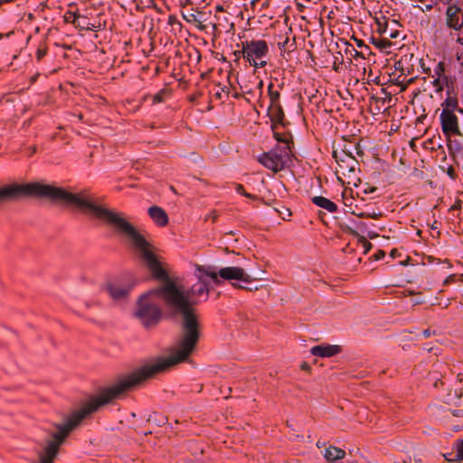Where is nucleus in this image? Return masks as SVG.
Returning a JSON list of instances; mask_svg holds the SVG:
<instances>
[{
	"label": "nucleus",
	"mask_w": 463,
	"mask_h": 463,
	"mask_svg": "<svg viewBox=\"0 0 463 463\" xmlns=\"http://www.w3.org/2000/svg\"><path fill=\"white\" fill-rule=\"evenodd\" d=\"M354 150L355 151V154H356L357 156H363V152H362V150H361V148H360V146H359V145H355V146H354Z\"/></svg>",
	"instance_id": "4c0bfd02"
},
{
	"label": "nucleus",
	"mask_w": 463,
	"mask_h": 463,
	"mask_svg": "<svg viewBox=\"0 0 463 463\" xmlns=\"http://www.w3.org/2000/svg\"><path fill=\"white\" fill-rule=\"evenodd\" d=\"M262 87H263V81L262 80H259L258 83H257V88L260 90V95L262 92Z\"/></svg>",
	"instance_id": "a19ab883"
},
{
	"label": "nucleus",
	"mask_w": 463,
	"mask_h": 463,
	"mask_svg": "<svg viewBox=\"0 0 463 463\" xmlns=\"http://www.w3.org/2000/svg\"><path fill=\"white\" fill-rule=\"evenodd\" d=\"M417 234H418V235H420V234H421V231H420V230H419V231L417 232Z\"/></svg>",
	"instance_id": "13d9d810"
},
{
	"label": "nucleus",
	"mask_w": 463,
	"mask_h": 463,
	"mask_svg": "<svg viewBox=\"0 0 463 463\" xmlns=\"http://www.w3.org/2000/svg\"><path fill=\"white\" fill-rule=\"evenodd\" d=\"M443 457H444L445 460H447L448 462H459L460 461V459H455L456 452L443 454Z\"/></svg>",
	"instance_id": "a878e982"
},
{
	"label": "nucleus",
	"mask_w": 463,
	"mask_h": 463,
	"mask_svg": "<svg viewBox=\"0 0 463 463\" xmlns=\"http://www.w3.org/2000/svg\"><path fill=\"white\" fill-rule=\"evenodd\" d=\"M443 263L448 264L449 268H451V267H452V264H451V262H450V260H449V259H445V260H443Z\"/></svg>",
	"instance_id": "a18cd8bd"
},
{
	"label": "nucleus",
	"mask_w": 463,
	"mask_h": 463,
	"mask_svg": "<svg viewBox=\"0 0 463 463\" xmlns=\"http://www.w3.org/2000/svg\"><path fill=\"white\" fill-rule=\"evenodd\" d=\"M342 352V347L337 345L323 344L315 345L310 349V353L318 357H332Z\"/></svg>",
	"instance_id": "9b49d317"
},
{
	"label": "nucleus",
	"mask_w": 463,
	"mask_h": 463,
	"mask_svg": "<svg viewBox=\"0 0 463 463\" xmlns=\"http://www.w3.org/2000/svg\"><path fill=\"white\" fill-rule=\"evenodd\" d=\"M245 196L250 198V195L248 194H246Z\"/></svg>",
	"instance_id": "0e129e2a"
},
{
	"label": "nucleus",
	"mask_w": 463,
	"mask_h": 463,
	"mask_svg": "<svg viewBox=\"0 0 463 463\" xmlns=\"http://www.w3.org/2000/svg\"><path fill=\"white\" fill-rule=\"evenodd\" d=\"M156 289V288L151 289L139 298L137 308L135 312L136 317L146 328L157 325L162 316L161 308L148 299L150 296H156L161 298L160 295L153 292Z\"/></svg>",
	"instance_id": "423d86ee"
},
{
	"label": "nucleus",
	"mask_w": 463,
	"mask_h": 463,
	"mask_svg": "<svg viewBox=\"0 0 463 463\" xmlns=\"http://www.w3.org/2000/svg\"><path fill=\"white\" fill-rule=\"evenodd\" d=\"M345 206L349 207V210H345V213L350 212L352 214L356 215L360 218H372V219H379L383 216L382 212H375V211H364L360 212L358 210L357 204H355V209H352V204H345Z\"/></svg>",
	"instance_id": "a211bd4d"
},
{
	"label": "nucleus",
	"mask_w": 463,
	"mask_h": 463,
	"mask_svg": "<svg viewBox=\"0 0 463 463\" xmlns=\"http://www.w3.org/2000/svg\"><path fill=\"white\" fill-rule=\"evenodd\" d=\"M418 304H421V301H419V299H416V301L414 302V305H418Z\"/></svg>",
	"instance_id": "09e8293b"
},
{
	"label": "nucleus",
	"mask_w": 463,
	"mask_h": 463,
	"mask_svg": "<svg viewBox=\"0 0 463 463\" xmlns=\"http://www.w3.org/2000/svg\"><path fill=\"white\" fill-rule=\"evenodd\" d=\"M147 213H148L149 217L152 219V221L158 227H165L169 222V219H168V215H167L166 212L163 208H161L157 205L151 206L148 209Z\"/></svg>",
	"instance_id": "ddd939ff"
},
{
	"label": "nucleus",
	"mask_w": 463,
	"mask_h": 463,
	"mask_svg": "<svg viewBox=\"0 0 463 463\" xmlns=\"http://www.w3.org/2000/svg\"><path fill=\"white\" fill-rule=\"evenodd\" d=\"M232 286H233L234 288H241V289H246V290H249V291H252L253 289H254V290H257V289H258V287L251 288V287L244 286V285L240 284V283H232Z\"/></svg>",
	"instance_id": "c756f323"
},
{
	"label": "nucleus",
	"mask_w": 463,
	"mask_h": 463,
	"mask_svg": "<svg viewBox=\"0 0 463 463\" xmlns=\"http://www.w3.org/2000/svg\"><path fill=\"white\" fill-rule=\"evenodd\" d=\"M438 206H439V204H435L434 207L432 208V211L438 209Z\"/></svg>",
	"instance_id": "5fc2aeb1"
},
{
	"label": "nucleus",
	"mask_w": 463,
	"mask_h": 463,
	"mask_svg": "<svg viewBox=\"0 0 463 463\" xmlns=\"http://www.w3.org/2000/svg\"><path fill=\"white\" fill-rule=\"evenodd\" d=\"M434 74L435 79L432 84L437 92L442 91L445 86L449 87L450 80L444 74V66L441 62L435 66Z\"/></svg>",
	"instance_id": "4468645a"
},
{
	"label": "nucleus",
	"mask_w": 463,
	"mask_h": 463,
	"mask_svg": "<svg viewBox=\"0 0 463 463\" xmlns=\"http://www.w3.org/2000/svg\"><path fill=\"white\" fill-rule=\"evenodd\" d=\"M333 156L337 164L336 174L338 179L349 185L358 186L360 183V169L358 160L352 151H334Z\"/></svg>",
	"instance_id": "39448f33"
},
{
	"label": "nucleus",
	"mask_w": 463,
	"mask_h": 463,
	"mask_svg": "<svg viewBox=\"0 0 463 463\" xmlns=\"http://www.w3.org/2000/svg\"><path fill=\"white\" fill-rule=\"evenodd\" d=\"M345 456V451L340 448L335 446H329L325 450V458L328 462L343 459Z\"/></svg>",
	"instance_id": "f3484780"
},
{
	"label": "nucleus",
	"mask_w": 463,
	"mask_h": 463,
	"mask_svg": "<svg viewBox=\"0 0 463 463\" xmlns=\"http://www.w3.org/2000/svg\"><path fill=\"white\" fill-rule=\"evenodd\" d=\"M347 194H348V191H345V192L343 193V196H344V198H346ZM349 194H350V195H351L352 197H354V195H353V191H352V190H350V191H349Z\"/></svg>",
	"instance_id": "c03bdc74"
},
{
	"label": "nucleus",
	"mask_w": 463,
	"mask_h": 463,
	"mask_svg": "<svg viewBox=\"0 0 463 463\" xmlns=\"http://www.w3.org/2000/svg\"><path fill=\"white\" fill-rule=\"evenodd\" d=\"M131 288H132L130 286L122 287L115 283H109L106 286V291L110 298L116 301L126 299L128 297Z\"/></svg>",
	"instance_id": "f8f14e48"
},
{
	"label": "nucleus",
	"mask_w": 463,
	"mask_h": 463,
	"mask_svg": "<svg viewBox=\"0 0 463 463\" xmlns=\"http://www.w3.org/2000/svg\"><path fill=\"white\" fill-rule=\"evenodd\" d=\"M350 233L357 238L358 244L364 249V254H367L373 247L372 243L352 229H350Z\"/></svg>",
	"instance_id": "6ab92c4d"
},
{
	"label": "nucleus",
	"mask_w": 463,
	"mask_h": 463,
	"mask_svg": "<svg viewBox=\"0 0 463 463\" xmlns=\"http://www.w3.org/2000/svg\"><path fill=\"white\" fill-rule=\"evenodd\" d=\"M233 54L236 57V59H240L241 57H242V53H240V51L234 52Z\"/></svg>",
	"instance_id": "37998d69"
},
{
	"label": "nucleus",
	"mask_w": 463,
	"mask_h": 463,
	"mask_svg": "<svg viewBox=\"0 0 463 463\" xmlns=\"http://www.w3.org/2000/svg\"><path fill=\"white\" fill-rule=\"evenodd\" d=\"M219 279L223 280H239L250 284L256 279L247 274L244 269L240 267H225L219 269Z\"/></svg>",
	"instance_id": "6e6552de"
},
{
	"label": "nucleus",
	"mask_w": 463,
	"mask_h": 463,
	"mask_svg": "<svg viewBox=\"0 0 463 463\" xmlns=\"http://www.w3.org/2000/svg\"><path fill=\"white\" fill-rule=\"evenodd\" d=\"M399 264L402 266H408L411 264V258L410 256H406L404 260L399 261Z\"/></svg>",
	"instance_id": "f704fd0d"
},
{
	"label": "nucleus",
	"mask_w": 463,
	"mask_h": 463,
	"mask_svg": "<svg viewBox=\"0 0 463 463\" xmlns=\"http://www.w3.org/2000/svg\"><path fill=\"white\" fill-rule=\"evenodd\" d=\"M454 282H456V274H451L444 279L443 286H449V284Z\"/></svg>",
	"instance_id": "c85d7f7f"
},
{
	"label": "nucleus",
	"mask_w": 463,
	"mask_h": 463,
	"mask_svg": "<svg viewBox=\"0 0 463 463\" xmlns=\"http://www.w3.org/2000/svg\"><path fill=\"white\" fill-rule=\"evenodd\" d=\"M390 257L392 259H396L402 257V252L398 249H392L390 252Z\"/></svg>",
	"instance_id": "7c9ffc66"
},
{
	"label": "nucleus",
	"mask_w": 463,
	"mask_h": 463,
	"mask_svg": "<svg viewBox=\"0 0 463 463\" xmlns=\"http://www.w3.org/2000/svg\"><path fill=\"white\" fill-rule=\"evenodd\" d=\"M440 121L442 130L445 134L458 133V118L453 112L443 109L440 114Z\"/></svg>",
	"instance_id": "9d476101"
},
{
	"label": "nucleus",
	"mask_w": 463,
	"mask_h": 463,
	"mask_svg": "<svg viewBox=\"0 0 463 463\" xmlns=\"http://www.w3.org/2000/svg\"><path fill=\"white\" fill-rule=\"evenodd\" d=\"M453 449L456 451L455 459H460V461H463V439L456 440L453 445Z\"/></svg>",
	"instance_id": "412c9836"
},
{
	"label": "nucleus",
	"mask_w": 463,
	"mask_h": 463,
	"mask_svg": "<svg viewBox=\"0 0 463 463\" xmlns=\"http://www.w3.org/2000/svg\"><path fill=\"white\" fill-rule=\"evenodd\" d=\"M275 137L279 145L270 151L260 156L258 161L266 168L273 172H279L290 166L292 152L288 137H282L278 133H275Z\"/></svg>",
	"instance_id": "20e7f679"
},
{
	"label": "nucleus",
	"mask_w": 463,
	"mask_h": 463,
	"mask_svg": "<svg viewBox=\"0 0 463 463\" xmlns=\"http://www.w3.org/2000/svg\"><path fill=\"white\" fill-rule=\"evenodd\" d=\"M269 52L268 44L265 41L257 40L250 42H243L242 48L240 50V53H242V57L250 63V65L255 68H262L267 64L264 60Z\"/></svg>",
	"instance_id": "0eeeda50"
},
{
	"label": "nucleus",
	"mask_w": 463,
	"mask_h": 463,
	"mask_svg": "<svg viewBox=\"0 0 463 463\" xmlns=\"http://www.w3.org/2000/svg\"><path fill=\"white\" fill-rule=\"evenodd\" d=\"M374 236H376V235L373 233L369 234L370 239H373Z\"/></svg>",
	"instance_id": "864d4df0"
},
{
	"label": "nucleus",
	"mask_w": 463,
	"mask_h": 463,
	"mask_svg": "<svg viewBox=\"0 0 463 463\" xmlns=\"http://www.w3.org/2000/svg\"><path fill=\"white\" fill-rule=\"evenodd\" d=\"M360 193H361V191H360V190L356 191V195H357L358 197H360Z\"/></svg>",
	"instance_id": "6e6d98bb"
},
{
	"label": "nucleus",
	"mask_w": 463,
	"mask_h": 463,
	"mask_svg": "<svg viewBox=\"0 0 463 463\" xmlns=\"http://www.w3.org/2000/svg\"><path fill=\"white\" fill-rule=\"evenodd\" d=\"M437 235H438V236H439V235H440V232H439V231H438V232H437Z\"/></svg>",
	"instance_id": "e2e57ef3"
},
{
	"label": "nucleus",
	"mask_w": 463,
	"mask_h": 463,
	"mask_svg": "<svg viewBox=\"0 0 463 463\" xmlns=\"http://www.w3.org/2000/svg\"><path fill=\"white\" fill-rule=\"evenodd\" d=\"M317 446L318 448H321L322 446H324V443L320 442L319 440L317 442Z\"/></svg>",
	"instance_id": "de8ad7c7"
},
{
	"label": "nucleus",
	"mask_w": 463,
	"mask_h": 463,
	"mask_svg": "<svg viewBox=\"0 0 463 463\" xmlns=\"http://www.w3.org/2000/svg\"><path fill=\"white\" fill-rule=\"evenodd\" d=\"M374 236H376V235L373 233L369 234L370 239H373Z\"/></svg>",
	"instance_id": "603ef678"
},
{
	"label": "nucleus",
	"mask_w": 463,
	"mask_h": 463,
	"mask_svg": "<svg viewBox=\"0 0 463 463\" xmlns=\"http://www.w3.org/2000/svg\"><path fill=\"white\" fill-rule=\"evenodd\" d=\"M277 207H273V212L277 213L284 221H288V217L292 215L291 210L287 204H276Z\"/></svg>",
	"instance_id": "aec40b11"
},
{
	"label": "nucleus",
	"mask_w": 463,
	"mask_h": 463,
	"mask_svg": "<svg viewBox=\"0 0 463 463\" xmlns=\"http://www.w3.org/2000/svg\"><path fill=\"white\" fill-rule=\"evenodd\" d=\"M363 193H364V194H367V190H366V189H364V190H363Z\"/></svg>",
	"instance_id": "052dcab7"
},
{
	"label": "nucleus",
	"mask_w": 463,
	"mask_h": 463,
	"mask_svg": "<svg viewBox=\"0 0 463 463\" xmlns=\"http://www.w3.org/2000/svg\"><path fill=\"white\" fill-rule=\"evenodd\" d=\"M167 95V91L162 90L153 97L154 103H160L165 100V97Z\"/></svg>",
	"instance_id": "4be33fe9"
},
{
	"label": "nucleus",
	"mask_w": 463,
	"mask_h": 463,
	"mask_svg": "<svg viewBox=\"0 0 463 463\" xmlns=\"http://www.w3.org/2000/svg\"><path fill=\"white\" fill-rule=\"evenodd\" d=\"M360 198H361L362 201H365L366 200V198H364V197H360Z\"/></svg>",
	"instance_id": "680f3d73"
},
{
	"label": "nucleus",
	"mask_w": 463,
	"mask_h": 463,
	"mask_svg": "<svg viewBox=\"0 0 463 463\" xmlns=\"http://www.w3.org/2000/svg\"><path fill=\"white\" fill-rule=\"evenodd\" d=\"M46 52L44 50H38L37 51V58L38 60H41L44 55Z\"/></svg>",
	"instance_id": "58836bf2"
},
{
	"label": "nucleus",
	"mask_w": 463,
	"mask_h": 463,
	"mask_svg": "<svg viewBox=\"0 0 463 463\" xmlns=\"http://www.w3.org/2000/svg\"><path fill=\"white\" fill-rule=\"evenodd\" d=\"M288 43H289V39H288V37H286L283 42L279 43V49L281 52L289 51Z\"/></svg>",
	"instance_id": "393cba45"
},
{
	"label": "nucleus",
	"mask_w": 463,
	"mask_h": 463,
	"mask_svg": "<svg viewBox=\"0 0 463 463\" xmlns=\"http://www.w3.org/2000/svg\"><path fill=\"white\" fill-rule=\"evenodd\" d=\"M418 304H421V301H419V299H416V301L414 302V305H418Z\"/></svg>",
	"instance_id": "8fccbe9b"
},
{
	"label": "nucleus",
	"mask_w": 463,
	"mask_h": 463,
	"mask_svg": "<svg viewBox=\"0 0 463 463\" xmlns=\"http://www.w3.org/2000/svg\"><path fill=\"white\" fill-rule=\"evenodd\" d=\"M447 24L449 28L456 31L463 26V12L461 8L456 5H449L446 11Z\"/></svg>",
	"instance_id": "1a4fd4ad"
},
{
	"label": "nucleus",
	"mask_w": 463,
	"mask_h": 463,
	"mask_svg": "<svg viewBox=\"0 0 463 463\" xmlns=\"http://www.w3.org/2000/svg\"><path fill=\"white\" fill-rule=\"evenodd\" d=\"M433 2H434L435 4H437V3H439H439H442V4L448 5V4H449L450 2H452V0H433Z\"/></svg>",
	"instance_id": "79ce46f5"
},
{
	"label": "nucleus",
	"mask_w": 463,
	"mask_h": 463,
	"mask_svg": "<svg viewBox=\"0 0 463 463\" xmlns=\"http://www.w3.org/2000/svg\"><path fill=\"white\" fill-rule=\"evenodd\" d=\"M461 210V204H451L449 212L452 214H455L456 212H459Z\"/></svg>",
	"instance_id": "72a5a7b5"
},
{
	"label": "nucleus",
	"mask_w": 463,
	"mask_h": 463,
	"mask_svg": "<svg viewBox=\"0 0 463 463\" xmlns=\"http://www.w3.org/2000/svg\"><path fill=\"white\" fill-rule=\"evenodd\" d=\"M237 191H238L239 193H241V191H242V187H241V186H238V187H237Z\"/></svg>",
	"instance_id": "3c124183"
},
{
	"label": "nucleus",
	"mask_w": 463,
	"mask_h": 463,
	"mask_svg": "<svg viewBox=\"0 0 463 463\" xmlns=\"http://www.w3.org/2000/svg\"><path fill=\"white\" fill-rule=\"evenodd\" d=\"M373 191H375L374 187L370 188V192H373Z\"/></svg>",
	"instance_id": "4d7b16f0"
},
{
	"label": "nucleus",
	"mask_w": 463,
	"mask_h": 463,
	"mask_svg": "<svg viewBox=\"0 0 463 463\" xmlns=\"http://www.w3.org/2000/svg\"><path fill=\"white\" fill-rule=\"evenodd\" d=\"M137 388L125 375L120 376L117 381L100 390L99 393L92 396L78 411L71 413L63 424H57V432L52 433V439L48 441L43 452L40 455V463H53L58 455L60 446L66 437L86 417L96 412L100 407L120 399L126 393Z\"/></svg>",
	"instance_id": "f03ea898"
},
{
	"label": "nucleus",
	"mask_w": 463,
	"mask_h": 463,
	"mask_svg": "<svg viewBox=\"0 0 463 463\" xmlns=\"http://www.w3.org/2000/svg\"><path fill=\"white\" fill-rule=\"evenodd\" d=\"M317 215L323 223L328 225L327 213L326 212L319 210Z\"/></svg>",
	"instance_id": "cd10ccee"
},
{
	"label": "nucleus",
	"mask_w": 463,
	"mask_h": 463,
	"mask_svg": "<svg viewBox=\"0 0 463 463\" xmlns=\"http://www.w3.org/2000/svg\"><path fill=\"white\" fill-rule=\"evenodd\" d=\"M385 257V251L379 249L374 254L370 257V260H380Z\"/></svg>",
	"instance_id": "b1692460"
},
{
	"label": "nucleus",
	"mask_w": 463,
	"mask_h": 463,
	"mask_svg": "<svg viewBox=\"0 0 463 463\" xmlns=\"http://www.w3.org/2000/svg\"><path fill=\"white\" fill-rule=\"evenodd\" d=\"M317 206L322 207L326 211H327L329 213H335L338 211L337 204H317Z\"/></svg>",
	"instance_id": "5701e85b"
},
{
	"label": "nucleus",
	"mask_w": 463,
	"mask_h": 463,
	"mask_svg": "<svg viewBox=\"0 0 463 463\" xmlns=\"http://www.w3.org/2000/svg\"><path fill=\"white\" fill-rule=\"evenodd\" d=\"M195 272L198 279L200 276H203L205 279L210 278L216 285L221 284L219 270L214 266L196 265Z\"/></svg>",
	"instance_id": "2eb2a0df"
},
{
	"label": "nucleus",
	"mask_w": 463,
	"mask_h": 463,
	"mask_svg": "<svg viewBox=\"0 0 463 463\" xmlns=\"http://www.w3.org/2000/svg\"><path fill=\"white\" fill-rule=\"evenodd\" d=\"M66 21L67 22H71L72 24H75L76 23V20L79 18V16H77L76 14H72V13H70L66 15Z\"/></svg>",
	"instance_id": "2f4dec72"
},
{
	"label": "nucleus",
	"mask_w": 463,
	"mask_h": 463,
	"mask_svg": "<svg viewBox=\"0 0 463 463\" xmlns=\"http://www.w3.org/2000/svg\"><path fill=\"white\" fill-rule=\"evenodd\" d=\"M218 216H219L218 212L216 210H213L209 214H207L205 216L204 221L206 222L211 218L213 220V222H214L217 220Z\"/></svg>",
	"instance_id": "bb28decb"
},
{
	"label": "nucleus",
	"mask_w": 463,
	"mask_h": 463,
	"mask_svg": "<svg viewBox=\"0 0 463 463\" xmlns=\"http://www.w3.org/2000/svg\"><path fill=\"white\" fill-rule=\"evenodd\" d=\"M268 91L270 100L269 109H273L277 118H281L283 116V111L281 106L279 103L280 97L279 92L272 90V83L269 85Z\"/></svg>",
	"instance_id": "dca6fc26"
},
{
	"label": "nucleus",
	"mask_w": 463,
	"mask_h": 463,
	"mask_svg": "<svg viewBox=\"0 0 463 463\" xmlns=\"http://www.w3.org/2000/svg\"><path fill=\"white\" fill-rule=\"evenodd\" d=\"M312 203H332V202L330 200H328V199L324 198V197L315 196L312 199Z\"/></svg>",
	"instance_id": "473e14b6"
},
{
	"label": "nucleus",
	"mask_w": 463,
	"mask_h": 463,
	"mask_svg": "<svg viewBox=\"0 0 463 463\" xmlns=\"http://www.w3.org/2000/svg\"><path fill=\"white\" fill-rule=\"evenodd\" d=\"M23 198L47 199L64 203H98L99 200L88 190L72 192L43 182L13 184L0 187V201Z\"/></svg>",
	"instance_id": "7ed1b4c3"
},
{
	"label": "nucleus",
	"mask_w": 463,
	"mask_h": 463,
	"mask_svg": "<svg viewBox=\"0 0 463 463\" xmlns=\"http://www.w3.org/2000/svg\"><path fill=\"white\" fill-rule=\"evenodd\" d=\"M300 368L307 372H310L311 370V366L307 362H303L300 365Z\"/></svg>",
	"instance_id": "c9c22d12"
},
{
	"label": "nucleus",
	"mask_w": 463,
	"mask_h": 463,
	"mask_svg": "<svg viewBox=\"0 0 463 463\" xmlns=\"http://www.w3.org/2000/svg\"><path fill=\"white\" fill-rule=\"evenodd\" d=\"M434 260H435V258L432 257V256H428L427 257V260H428L429 263H432L434 261Z\"/></svg>",
	"instance_id": "49530a36"
},
{
	"label": "nucleus",
	"mask_w": 463,
	"mask_h": 463,
	"mask_svg": "<svg viewBox=\"0 0 463 463\" xmlns=\"http://www.w3.org/2000/svg\"><path fill=\"white\" fill-rule=\"evenodd\" d=\"M440 226V222H439L438 221H434L431 224H430V229L432 230H438Z\"/></svg>",
	"instance_id": "e433bc0d"
},
{
	"label": "nucleus",
	"mask_w": 463,
	"mask_h": 463,
	"mask_svg": "<svg viewBox=\"0 0 463 463\" xmlns=\"http://www.w3.org/2000/svg\"><path fill=\"white\" fill-rule=\"evenodd\" d=\"M460 280L463 281V273L460 275Z\"/></svg>",
	"instance_id": "bf43d9fd"
},
{
	"label": "nucleus",
	"mask_w": 463,
	"mask_h": 463,
	"mask_svg": "<svg viewBox=\"0 0 463 463\" xmlns=\"http://www.w3.org/2000/svg\"><path fill=\"white\" fill-rule=\"evenodd\" d=\"M432 332L430 331V329H425L423 332H422V335L425 338H428L431 335Z\"/></svg>",
	"instance_id": "ea45409f"
},
{
	"label": "nucleus",
	"mask_w": 463,
	"mask_h": 463,
	"mask_svg": "<svg viewBox=\"0 0 463 463\" xmlns=\"http://www.w3.org/2000/svg\"><path fill=\"white\" fill-rule=\"evenodd\" d=\"M73 205V212L80 213L112 227L119 236L129 241L134 250L139 252L153 277L163 281L162 286L156 288L154 292L160 295L172 315L181 316L183 318L181 337L176 350L171 355L160 357L154 364H145L125 374L132 383L139 387L146 380L185 362L194 353L201 336V323L194 307L208 299L211 290L209 282L203 276H200L197 283L184 289L169 278L152 251L151 244L122 213L107 208L104 204Z\"/></svg>",
	"instance_id": "f257e3e1"
}]
</instances>
